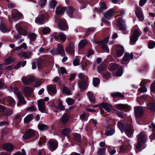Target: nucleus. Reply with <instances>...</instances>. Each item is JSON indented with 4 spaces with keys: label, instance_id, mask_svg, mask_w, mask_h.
<instances>
[{
    "label": "nucleus",
    "instance_id": "nucleus-44",
    "mask_svg": "<svg viewBox=\"0 0 155 155\" xmlns=\"http://www.w3.org/2000/svg\"><path fill=\"white\" fill-rule=\"evenodd\" d=\"M12 111L10 109H7L6 108L5 111L4 112L3 114L4 116H8L11 115L12 113Z\"/></svg>",
    "mask_w": 155,
    "mask_h": 155
},
{
    "label": "nucleus",
    "instance_id": "nucleus-27",
    "mask_svg": "<svg viewBox=\"0 0 155 155\" xmlns=\"http://www.w3.org/2000/svg\"><path fill=\"white\" fill-rule=\"evenodd\" d=\"M87 95L90 101L93 103H95V97L92 92L88 91Z\"/></svg>",
    "mask_w": 155,
    "mask_h": 155
},
{
    "label": "nucleus",
    "instance_id": "nucleus-3",
    "mask_svg": "<svg viewBox=\"0 0 155 155\" xmlns=\"http://www.w3.org/2000/svg\"><path fill=\"white\" fill-rule=\"evenodd\" d=\"M137 137L138 143L136 145H144L147 139L146 134L144 132H141Z\"/></svg>",
    "mask_w": 155,
    "mask_h": 155
},
{
    "label": "nucleus",
    "instance_id": "nucleus-23",
    "mask_svg": "<svg viewBox=\"0 0 155 155\" xmlns=\"http://www.w3.org/2000/svg\"><path fill=\"white\" fill-rule=\"evenodd\" d=\"M56 101L58 103L57 109L61 111L64 110L65 109V108L63 104V102L61 99L58 98Z\"/></svg>",
    "mask_w": 155,
    "mask_h": 155
},
{
    "label": "nucleus",
    "instance_id": "nucleus-10",
    "mask_svg": "<svg viewBox=\"0 0 155 155\" xmlns=\"http://www.w3.org/2000/svg\"><path fill=\"white\" fill-rule=\"evenodd\" d=\"M45 20V15L43 14H41L36 18L35 21L38 24L42 25L44 24Z\"/></svg>",
    "mask_w": 155,
    "mask_h": 155
},
{
    "label": "nucleus",
    "instance_id": "nucleus-39",
    "mask_svg": "<svg viewBox=\"0 0 155 155\" xmlns=\"http://www.w3.org/2000/svg\"><path fill=\"white\" fill-rule=\"evenodd\" d=\"M14 60L11 57H8L5 60V63L4 64V65L6 66L12 64L14 62Z\"/></svg>",
    "mask_w": 155,
    "mask_h": 155
},
{
    "label": "nucleus",
    "instance_id": "nucleus-53",
    "mask_svg": "<svg viewBox=\"0 0 155 155\" xmlns=\"http://www.w3.org/2000/svg\"><path fill=\"white\" fill-rule=\"evenodd\" d=\"M74 10V8L72 7H68L67 9V12L68 14L72 15L73 14Z\"/></svg>",
    "mask_w": 155,
    "mask_h": 155
},
{
    "label": "nucleus",
    "instance_id": "nucleus-29",
    "mask_svg": "<svg viewBox=\"0 0 155 155\" xmlns=\"http://www.w3.org/2000/svg\"><path fill=\"white\" fill-rule=\"evenodd\" d=\"M24 91L26 95L30 96L32 92V89L30 87L26 86L24 88Z\"/></svg>",
    "mask_w": 155,
    "mask_h": 155
},
{
    "label": "nucleus",
    "instance_id": "nucleus-43",
    "mask_svg": "<svg viewBox=\"0 0 155 155\" xmlns=\"http://www.w3.org/2000/svg\"><path fill=\"white\" fill-rule=\"evenodd\" d=\"M87 41L85 40H82L80 41L78 44V47L81 48H83L87 44Z\"/></svg>",
    "mask_w": 155,
    "mask_h": 155
},
{
    "label": "nucleus",
    "instance_id": "nucleus-6",
    "mask_svg": "<svg viewBox=\"0 0 155 155\" xmlns=\"http://www.w3.org/2000/svg\"><path fill=\"white\" fill-rule=\"evenodd\" d=\"M140 36V34L138 29H135L133 34L130 38V43L132 45H134L138 40Z\"/></svg>",
    "mask_w": 155,
    "mask_h": 155
},
{
    "label": "nucleus",
    "instance_id": "nucleus-18",
    "mask_svg": "<svg viewBox=\"0 0 155 155\" xmlns=\"http://www.w3.org/2000/svg\"><path fill=\"white\" fill-rule=\"evenodd\" d=\"M85 80H83L81 81L79 84V87L80 89L83 90H85L88 86L87 81L88 80L85 79Z\"/></svg>",
    "mask_w": 155,
    "mask_h": 155
},
{
    "label": "nucleus",
    "instance_id": "nucleus-59",
    "mask_svg": "<svg viewBox=\"0 0 155 155\" xmlns=\"http://www.w3.org/2000/svg\"><path fill=\"white\" fill-rule=\"evenodd\" d=\"M57 2L55 0H52L50 4V7L52 8H54L57 5Z\"/></svg>",
    "mask_w": 155,
    "mask_h": 155
},
{
    "label": "nucleus",
    "instance_id": "nucleus-36",
    "mask_svg": "<svg viewBox=\"0 0 155 155\" xmlns=\"http://www.w3.org/2000/svg\"><path fill=\"white\" fill-rule=\"evenodd\" d=\"M100 6V8L98 10V12H102L104 10H106L107 8L106 4L104 2H101Z\"/></svg>",
    "mask_w": 155,
    "mask_h": 155
},
{
    "label": "nucleus",
    "instance_id": "nucleus-7",
    "mask_svg": "<svg viewBox=\"0 0 155 155\" xmlns=\"http://www.w3.org/2000/svg\"><path fill=\"white\" fill-rule=\"evenodd\" d=\"M35 134V131L30 128L26 131L25 134L22 136V137L24 140H27L33 138Z\"/></svg>",
    "mask_w": 155,
    "mask_h": 155
},
{
    "label": "nucleus",
    "instance_id": "nucleus-41",
    "mask_svg": "<svg viewBox=\"0 0 155 155\" xmlns=\"http://www.w3.org/2000/svg\"><path fill=\"white\" fill-rule=\"evenodd\" d=\"M47 143L49 145H58L57 141L54 139H50L48 141Z\"/></svg>",
    "mask_w": 155,
    "mask_h": 155
},
{
    "label": "nucleus",
    "instance_id": "nucleus-51",
    "mask_svg": "<svg viewBox=\"0 0 155 155\" xmlns=\"http://www.w3.org/2000/svg\"><path fill=\"white\" fill-rule=\"evenodd\" d=\"M123 67H120L119 68L118 70L116 73L117 76L118 77L121 76L123 73Z\"/></svg>",
    "mask_w": 155,
    "mask_h": 155
},
{
    "label": "nucleus",
    "instance_id": "nucleus-25",
    "mask_svg": "<svg viewBox=\"0 0 155 155\" xmlns=\"http://www.w3.org/2000/svg\"><path fill=\"white\" fill-rule=\"evenodd\" d=\"M6 105L8 106L12 107L15 104V101L12 97H9L6 98Z\"/></svg>",
    "mask_w": 155,
    "mask_h": 155
},
{
    "label": "nucleus",
    "instance_id": "nucleus-20",
    "mask_svg": "<svg viewBox=\"0 0 155 155\" xmlns=\"http://www.w3.org/2000/svg\"><path fill=\"white\" fill-rule=\"evenodd\" d=\"M119 65L115 62L110 63L108 66V69L110 71H114L119 67Z\"/></svg>",
    "mask_w": 155,
    "mask_h": 155
},
{
    "label": "nucleus",
    "instance_id": "nucleus-45",
    "mask_svg": "<svg viewBox=\"0 0 155 155\" xmlns=\"http://www.w3.org/2000/svg\"><path fill=\"white\" fill-rule=\"evenodd\" d=\"M93 84L95 87H96L100 84V80L98 78H93Z\"/></svg>",
    "mask_w": 155,
    "mask_h": 155
},
{
    "label": "nucleus",
    "instance_id": "nucleus-33",
    "mask_svg": "<svg viewBox=\"0 0 155 155\" xmlns=\"http://www.w3.org/2000/svg\"><path fill=\"white\" fill-rule=\"evenodd\" d=\"M71 129L69 128H64L61 132V134L62 135L66 136L70 134L71 133Z\"/></svg>",
    "mask_w": 155,
    "mask_h": 155
},
{
    "label": "nucleus",
    "instance_id": "nucleus-34",
    "mask_svg": "<svg viewBox=\"0 0 155 155\" xmlns=\"http://www.w3.org/2000/svg\"><path fill=\"white\" fill-rule=\"evenodd\" d=\"M32 114H30L27 115L24 119V122L25 124L28 123L33 119Z\"/></svg>",
    "mask_w": 155,
    "mask_h": 155
},
{
    "label": "nucleus",
    "instance_id": "nucleus-24",
    "mask_svg": "<svg viewBox=\"0 0 155 155\" xmlns=\"http://www.w3.org/2000/svg\"><path fill=\"white\" fill-rule=\"evenodd\" d=\"M133 54L132 53L130 54L129 53H126L122 59V61H123L124 62L127 61H129L130 60V58L131 59H132L133 58Z\"/></svg>",
    "mask_w": 155,
    "mask_h": 155
},
{
    "label": "nucleus",
    "instance_id": "nucleus-48",
    "mask_svg": "<svg viewBox=\"0 0 155 155\" xmlns=\"http://www.w3.org/2000/svg\"><path fill=\"white\" fill-rule=\"evenodd\" d=\"M66 102L69 105H73L75 103L74 101L71 98H68L66 99Z\"/></svg>",
    "mask_w": 155,
    "mask_h": 155
},
{
    "label": "nucleus",
    "instance_id": "nucleus-17",
    "mask_svg": "<svg viewBox=\"0 0 155 155\" xmlns=\"http://www.w3.org/2000/svg\"><path fill=\"white\" fill-rule=\"evenodd\" d=\"M75 46L73 42H70L66 48L65 50L68 52L73 53L74 51Z\"/></svg>",
    "mask_w": 155,
    "mask_h": 155
},
{
    "label": "nucleus",
    "instance_id": "nucleus-9",
    "mask_svg": "<svg viewBox=\"0 0 155 155\" xmlns=\"http://www.w3.org/2000/svg\"><path fill=\"white\" fill-rule=\"evenodd\" d=\"M58 25L59 28L61 30L65 31L68 29V25L65 20H59L58 22Z\"/></svg>",
    "mask_w": 155,
    "mask_h": 155
},
{
    "label": "nucleus",
    "instance_id": "nucleus-47",
    "mask_svg": "<svg viewBox=\"0 0 155 155\" xmlns=\"http://www.w3.org/2000/svg\"><path fill=\"white\" fill-rule=\"evenodd\" d=\"M155 47V41L150 40L148 43V47L149 49H153Z\"/></svg>",
    "mask_w": 155,
    "mask_h": 155
},
{
    "label": "nucleus",
    "instance_id": "nucleus-37",
    "mask_svg": "<svg viewBox=\"0 0 155 155\" xmlns=\"http://www.w3.org/2000/svg\"><path fill=\"white\" fill-rule=\"evenodd\" d=\"M17 96L19 102L20 103L25 104L26 101L23 95L21 94H17Z\"/></svg>",
    "mask_w": 155,
    "mask_h": 155
},
{
    "label": "nucleus",
    "instance_id": "nucleus-40",
    "mask_svg": "<svg viewBox=\"0 0 155 155\" xmlns=\"http://www.w3.org/2000/svg\"><path fill=\"white\" fill-rule=\"evenodd\" d=\"M38 67L39 69H42L43 68L45 67L46 65L44 63V62L41 60H38L37 61Z\"/></svg>",
    "mask_w": 155,
    "mask_h": 155
},
{
    "label": "nucleus",
    "instance_id": "nucleus-60",
    "mask_svg": "<svg viewBox=\"0 0 155 155\" xmlns=\"http://www.w3.org/2000/svg\"><path fill=\"white\" fill-rule=\"evenodd\" d=\"M29 37L30 40L34 41L36 39L37 35L34 33H32L29 36Z\"/></svg>",
    "mask_w": 155,
    "mask_h": 155
},
{
    "label": "nucleus",
    "instance_id": "nucleus-61",
    "mask_svg": "<svg viewBox=\"0 0 155 155\" xmlns=\"http://www.w3.org/2000/svg\"><path fill=\"white\" fill-rule=\"evenodd\" d=\"M109 38V37L107 36L103 40L100 41L99 42V43L100 44H105L108 42Z\"/></svg>",
    "mask_w": 155,
    "mask_h": 155
},
{
    "label": "nucleus",
    "instance_id": "nucleus-64",
    "mask_svg": "<svg viewBox=\"0 0 155 155\" xmlns=\"http://www.w3.org/2000/svg\"><path fill=\"white\" fill-rule=\"evenodd\" d=\"M22 152H18L14 153L15 155H26V152L25 150L23 149L22 150Z\"/></svg>",
    "mask_w": 155,
    "mask_h": 155
},
{
    "label": "nucleus",
    "instance_id": "nucleus-4",
    "mask_svg": "<svg viewBox=\"0 0 155 155\" xmlns=\"http://www.w3.org/2000/svg\"><path fill=\"white\" fill-rule=\"evenodd\" d=\"M50 52L53 55L60 54L62 57L65 56L64 48L61 44H58L57 48L51 50Z\"/></svg>",
    "mask_w": 155,
    "mask_h": 155
},
{
    "label": "nucleus",
    "instance_id": "nucleus-55",
    "mask_svg": "<svg viewBox=\"0 0 155 155\" xmlns=\"http://www.w3.org/2000/svg\"><path fill=\"white\" fill-rule=\"evenodd\" d=\"M3 148L7 151H11L13 150L14 147L13 146H3Z\"/></svg>",
    "mask_w": 155,
    "mask_h": 155
},
{
    "label": "nucleus",
    "instance_id": "nucleus-49",
    "mask_svg": "<svg viewBox=\"0 0 155 155\" xmlns=\"http://www.w3.org/2000/svg\"><path fill=\"white\" fill-rule=\"evenodd\" d=\"M106 67V66L105 64L102 63L97 68L98 72L101 73V72L103 71Z\"/></svg>",
    "mask_w": 155,
    "mask_h": 155
},
{
    "label": "nucleus",
    "instance_id": "nucleus-52",
    "mask_svg": "<svg viewBox=\"0 0 155 155\" xmlns=\"http://www.w3.org/2000/svg\"><path fill=\"white\" fill-rule=\"evenodd\" d=\"M42 31L43 33L45 35L48 34L50 32L51 30L49 28L47 27L43 28Z\"/></svg>",
    "mask_w": 155,
    "mask_h": 155
},
{
    "label": "nucleus",
    "instance_id": "nucleus-56",
    "mask_svg": "<svg viewBox=\"0 0 155 155\" xmlns=\"http://www.w3.org/2000/svg\"><path fill=\"white\" fill-rule=\"evenodd\" d=\"M102 77L104 78L108 79L110 77V73L108 72H106L104 73H102Z\"/></svg>",
    "mask_w": 155,
    "mask_h": 155
},
{
    "label": "nucleus",
    "instance_id": "nucleus-13",
    "mask_svg": "<svg viewBox=\"0 0 155 155\" xmlns=\"http://www.w3.org/2000/svg\"><path fill=\"white\" fill-rule=\"evenodd\" d=\"M100 107H102L106 111L108 112H110L111 111L110 108H112L113 106L110 105L108 103L102 102L100 104Z\"/></svg>",
    "mask_w": 155,
    "mask_h": 155
},
{
    "label": "nucleus",
    "instance_id": "nucleus-19",
    "mask_svg": "<svg viewBox=\"0 0 155 155\" xmlns=\"http://www.w3.org/2000/svg\"><path fill=\"white\" fill-rule=\"evenodd\" d=\"M47 90L49 94L51 95L55 94L57 92V89L56 87L51 85H48L47 86Z\"/></svg>",
    "mask_w": 155,
    "mask_h": 155
},
{
    "label": "nucleus",
    "instance_id": "nucleus-57",
    "mask_svg": "<svg viewBox=\"0 0 155 155\" xmlns=\"http://www.w3.org/2000/svg\"><path fill=\"white\" fill-rule=\"evenodd\" d=\"M47 1V0H40L38 4L41 8H43L46 4Z\"/></svg>",
    "mask_w": 155,
    "mask_h": 155
},
{
    "label": "nucleus",
    "instance_id": "nucleus-58",
    "mask_svg": "<svg viewBox=\"0 0 155 155\" xmlns=\"http://www.w3.org/2000/svg\"><path fill=\"white\" fill-rule=\"evenodd\" d=\"M26 109L27 111H29L30 112H34L36 111L35 107L32 105L27 107Z\"/></svg>",
    "mask_w": 155,
    "mask_h": 155
},
{
    "label": "nucleus",
    "instance_id": "nucleus-2",
    "mask_svg": "<svg viewBox=\"0 0 155 155\" xmlns=\"http://www.w3.org/2000/svg\"><path fill=\"white\" fill-rule=\"evenodd\" d=\"M16 28L18 34L15 35V38L18 39L20 38L21 35L24 36L28 35V32L25 27L22 26L19 24H17L16 25Z\"/></svg>",
    "mask_w": 155,
    "mask_h": 155
},
{
    "label": "nucleus",
    "instance_id": "nucleus-12",
    "mask_svg": "<svg viewBox=\"0 0 155 155\" xmlns=\"http://www.w3.org/2000/svg\"><path fill=\"white\" fill-rule=\"evenodd\" d=\"M37 102L39 110L42 113H46L44 101L42 100H40L37 101Z\"/></svg>",
    "mask_w": 155,
    "mask_h": 155
},
{
    "label": "nucleus",
    "instance_id": "nucleus-14",
    "mask_svg": "<svg viewBox=\"0 0 155 155\" xmlns=\"http://www.w3.org/2000/svg\"><path fill=\"white\" fill-rule=\"evenodd\" d=\"M114 11L113 9L111 8L108 10L104 15V17L108 19H110L114 15Z\"/></svg>",
    "mask_w": 155,
    "mask_h": 155
},
{
    "label": "nucleus",
    "instance_id": "nucleus-11",
    "mask_svg": "<svg viewBox=\"0 0 155 155\" xmlns=\"http://www.w3.org/2000/svg\"><path fill=\"white\" fill-rule=\"evenodd\" d=\"M135 13L136 16L140 21H143L144 19L143 13L141 10V8L137 6L135 11Z\"/></svg>",
    "mask_w": 155,
    "mask_h": 155
},
{
    "label": "nucleus",
    "instance_id": "nucleus-46",
    "mask_svg": "<svg viewBox=\"0 0 155 155\" xmlns=\"http://www.w3.org/2000/svg\"><path fill=\"white\" fill-rule=\"evenodd\" d=\"M148 109L153 112L155 111V104L153 102L149 103L147 106Z\"/></svg>",
    "mask_w": 155,
    "mask_h": 155
},
{
    "label": "nucleus",
    "instance_id": "nucleus-26",
    "mask_svg": "<svg viewBox=\"0 0 155 155\" xmlns=\"http://www.w3.org/2000/svg\"><path fill=\"white\" fill-rule=\"evenodd\" d=\"M69 116L67 113H64L63 115L61 120L62 124H66L69 120Z\"/></svg>",
    "mask_w": 155,
    "mask_h": 155
},
{
    "label": "nucleus",
    "instance_id": "nucleus-54",
    "mask_svg": "<svg viewBox=\"0 0 155 155\" xmlns=\"http://www.w3.org/2000/svg\"><path fill=\"white\" fill-rule=\"evenodd\" d=\"M113 110L116 111V114L118 117L120 118L121 119H123V118L124 116L123 114L124 113L123 112L117 110H115L114 109H113Z\"/></svg>",
    "mask_w": 155,
    "mask_h": 155
},
{
    "label": "nucleus",
    "instance_id": "nucleus-5",
    "mask_svg": "<svg viewBox=\"0 0 155 155\" xmlns=\"http://www.w3.org/2000/svg\"><path fill=\"white\" fill-rule=\"evenodd\" d=\"M117 27L119 30L125 31L127 29V25L124 19L122 16L118 18L116 20Z\"/></svg>",
    "mask_w": 155,
    "mask_h": 155
},
{
    "label": "nucleus",
    "instance_id": "nucleus-62",
    "mask_svg": "<svg viewBox=\"0 0 155 155\" xmlns=\"http://www.w3.org/2000/svg\"><path fill=\"white\" fill-rule=\"evenodd\" d=\"M105 153V150L104 148L99 149L97 151V153L99 155H104Z\"/></svg>",
    "mask_w": 155,
    "mask_h": 155
},
{
    "label": "nucleus",
    "instance_id": "nucleus-8",
    "mask_svg": "<svg viewBox=\"0 0 155 155\" xmlns=\"http://www.w3.org/2000/svg\"><path fill=\"white\" fill-rule=\"evenodd\" d=\"M134 114L136 118L140 117L143 113V109L140 106H137L134 108Z\"/></svg>",
    "mask_w": 155,
    "mask_h": 155
},
{
    "label": "nucleus",
    "instance_id": "nucleus-15",
    "mask_svg": "<svg viewBox=\"0 0 155 155\" xmlns=\"http://www.w3.org/2000/svg\"><path fill=\"white\" fill-rule=\"evenodd\" d=\"M114 107L120 110H123L124 109H130V107L127 104H117L114 105Z\"/></svg>",
    "mask_w": 155,
    "mask_h": 155
},
{
    "label": "nucleus",
    "instance_id": "nucleus-42",
    "mask_svg": "<svg viewBox=\"0 0 155 155\" xmlns=\"http://www.w3.org/2000/svg\"><path fill=\"white\" fill-rule=\"evenodd\" d=\"M0 30L3 33L9 31L6 27L1 22L0 24Z\"/></svg>",
    "mask_w": 155,
    "mask_h": 155
},
{
    "label": "nucleus",
    "instance_id": "nucleus-63",
    "mask_svg": "<svg viewBox=\"0 0 155 155\" xmlns=\"http://www.w3.org/2000/svg\"><path fill=\"white\" fill-rule=\"evenodd\" d=\"M101 48L104 50L106 51L108 53L109 52V48L106 44H102Z\"/></svg>",
    "mask_w": 155,
    "mask_h": 155
},
{
    "label": "nucleus",
    "instance_id": "nucleus-22",
    "mask_svg": "<svg viewBox=\"0 0 155 155\" xmlns=\"http://www.w3.org/2000/svg\"><path fill=\"white\" fill-rule=\"evenodd\" d=\"M115 130L114 129L109 127H106L105 134L107 136H111L113 135L115 133Z\"/></svg>",
    "mask_w": 155,
    "mask_h": 155
},
{
    "label": "nucleus",
    "instance_id": "nucleus-1",
    "mask_svg": "<svg viewBox=\"0 0 155 155\" xmlns=\"http://www.w3.org/2000/svg\"><path fill=\"white\" fill-rule=\"evenodd\" d=\"M117 126L122 133L124 131L126 135L129 137H130L131 135L133 134V127L130 124H127L125 125L124 123L119 121L117 123Z\"/></svg>",
    "mask_w": 155,
    "mask_h": 155
},
{
    "label": "nucleus",
    "instance_id": "nucleus-35",
    "mask_svg": "<svg viewBox=\"0 0 155 155\" xmlns=\"http://www.w3.org/2000/svg\"><path fill=\"white\" fill-rule=\"evenodd\" d=\"M58 41L60 40L62 42L64 43L66 40V36L63 33L59 34L58 35Z\"/></svg>",
    "mask_w": 155,
    "mask_h": 155
},
{
    "label": "nucleus",
    "instance_id": "nucleus-28",
    "mask_svg": "<svg viewBox=\"0 0 155 155\" xmlns=\"http://www.w3.org/2000/svg\"><path fill=\"white\" fill-rule=\"evenodd\" d=\"M73 136L74 140L78 143H79L78 144V145H80V144L81 142V134L77 133H75L73 135Z\"/></svg>",
    "mask_w": 155,
    "mask_h": 155
},
{
    "label": "nucleus",
    "instance_id": "nucleus-16",
    "mask_svg": "<svg viewBox=\"0 0 155 155\" xmlns=\"http://www.w3.org/2000/svg\"><path fill=\"white\" fill-rule=\"evenodd\" d=\"M124 52V48L123 46L119 45L117 48L116 55L117 57H119L121 56Z\"/></svg>",
    "mask_w": 155,
    "mask_h": 155
},
{
    "label": "nucleus",
    "instance_id": "nucleus-30",
    "mask_svg": "<svg viewBox=\"0 0 155 155\" xmlns=\"http://www.w3.org/2000/svg\"><path fill=\"white\" fill-rule=\"evenodd\" d=\"M111 95L113 97L120 98L122 99H123L124 97V95L120 92L112 93Z\"/></svg>",
    "mask_w": 155,
    "mask_h": 155
},
{
    "label": "nucleus",
    "instance_id": "nucleus-32",
    "mask_svg": "<svg viewBox=\"0 0 155 155\" xmlns=\"http://www.w3.org/2000/svg\"><path fill=\"white\" fill-rule=\"evenodd\" d=\"M22 119L21 116L19 114H16L13 118L14 122L16 124H18L21 121Z\"/></svg>",
    "mask_w": 155,
    "mask_h": 155
},
{
    "label": "nucleus",
    "instance_id": "nucleus-38",
    "mask_svg": "<svg viewBox=\"0 0 155 155\" xmlns=\"http://www.w3.org/2000/svg\"><path fill=\"white\" fill-rule=\"evenodd\" d=\"M38 128L41 130H45L48 128V126L47 125L44 124H39L38 125Z\"/></svg>",
    "mask_w": 155,
    "mask_h": 155
},
{
    "label": "nucleus",
    "instance_id": "nucleus-21",
    "mask_svg": "<svg viewBox=\"0 0 155 155\" xmlns=\"http://www.w3.org/2000/svg\"><path fill=\"white\" fill-rule=\"evenodd\" d=\"M66 8L62 7L60 6H57L56 9V13L58 15H63L64 14Z\"/></svg>",
    "mask_w": 155,
    "mask_h": 155
},
{
    "label": "nucleus",
    "instance_id": "nucleus-31",
    "mask_svg": "<svg viewBox=\"0 0 155 155\" xmlns=\"http://www.w3.org/2000/svg\"><path fill=\"white\" fill-rule=\"evenodd\" d=\"M22 16V14L18 11L12 13V17L15 20L19 19L21 18Z\"/></svg>",
    "mask_w": 155,
    "mask_h": 155
},
{
    "label": "nucleus",
    "instance_id": "nucleus-50",
    "mask_svg": "<svg viewBox=\"0 0 155 155\" xmlns=\"http://www.w3.org/2000/svg\"><path fill=\"white\" fill-rule=\"evenodd\" d=\"M46 142V138L45 136L42 137L40 138L39 141L38 142L39 145L43 144L45 143Z\"/></svg>",
    "mask_w": 155,
    "mask_h": 155
}]
</instances>
